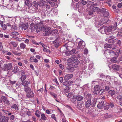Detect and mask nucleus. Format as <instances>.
Wrapping results in <instances>:
<instances>
[{
	"label": "nucleus",
	"instance_id": "nucleus-1",
	"mask_svg": "<svg viewBox=\"0 0 122 122\" xmlns=\"http://www.w3.org/2000/svg\"><path fill=\"white\" fill-rule=\"evenodd\" d=\"M43 22H40L39 25L41 27L40 28L41 31H43V33L46 36H47L51 34V32L52 30L51 28L49 26H43Z\"/></svg>",
	"mask_w": 122,
	"mask_h": 122
},
{
	"label": "nucleus",
	"instance_id": "nucleus-2",
	"mask_svg": "<svg viewBox=\"0 0 122 122\" xmlns=\"http://www.w3.org/2000/svg\"><path fill=\"white\" fill-rule=\"evenodd\" d=\"M76 43H78V45L77 48L78 49H81L83 48L85 45V42L83 41H81V40L79 38L76 39Z\"/></svg>",
	"mask_w": 122,
	"mask_h": 122
},
{
	"label": "nucleus",
	"instance_id": "nucleus-3",
	"mask_svg": "<svg viewBox=\"0 0 122 122\" xmlns=\"http://www.w3.org/2000/svg\"><path fill=\"white\" fill-rule=\"evenodd\" d=\"M86 98L87 100V101L86 102L85 106L86 108H88L90 106H91V94H87L86 96Z\"/></svg>",
	"mask_w": 122,
	"mask_h": 122
},
{
	"label": "nucleus",
	"instance_id": "nucleus-4",
	"mask_svg": "<svg viewBox=\"0 0 122 122\" xmlns=\"http://www.w3.org/2000/svg\"><path fill=\"white\" fill-rule=\"evenodd\" d=\"M68 45L66 44L65 46L66 47V49L68 51H66V54L67 56H70L72 54L74 53L76 51V50L75 49H72V50H70L69 48H71V47L70 46H68Z\"/></svg>",
	"mask_w": 122,
	"mask_h": 122
},
{
	"label": "nucleus",
	"instance_id": "nucleus-5",
	"mask_svg": "<svg viewBox=\"0 0 122 122\" xmlns=\"http://www.w3.org/2000/svg\"><path fill=\"white\" fill-rule=\"evenodd\" d=\"M4 69L5 70H11L12 69L11 63L5 64L4 66Z\"/></svg>",
	"mask_w": 122,
	"mask_h": 122
},
{
	"label": "nucleus",
	"instance_id": "nucleus-6",
	"mask_svg": "<svg viewBox=\"0 0 122 122\" xmlns=\"http://www.w3.org/2000/svg\"><path fill=\"white\" fill-rule=\"evenodd\" d=\"M105 34L107 35H109L110 34V32L111 33V31L112 29L111 26H107L105 27Z\"/></svg>",
	"mask_w": 122,
	"mask_h": 122
},
{
	"label": "nucleus",
	"instance_id": "nucleus-7",
	"mask_svg": "<svg viewBox=\"0 0 122 122\" xmlns=\"http://www.w3.org/2000/svg\"><path fill=\"white\" fill-rule=\"evenodd\" d=\"M99 20L98 24L100 25H102L103 24H105L107 22V20L104 18H99Z\"/></svg>",
	"mask_w": 122,
	"mask_h": 122
},
{
	"label": "nucleus",
	"instance_id": "nucleus-8",
	"mask_svg": "<svg viewBox=\"0 0 122 122\" xmlns=\"http://www.w3.org/2000/svg\"><path fill=\"white\" fill-rule=\"evenodd\" d=\"M29 84V81H24L20 85V88H21L22 86H24V88L28 87Z\"/></svg>",
	"mask_w": 122,
	"mask_h": 122
},
{
	"label": "nucleus",
	"instance_id": "nucleus-9",
	"mask_svg": "<svg viewBox=\"0 0 122 122\" xmlns=\"http://www.w3.org/2000/svg\"><path fill=\"white\" fill-rule=\"evenodd\" d=\"M72 74H68L65 75L64 79L66 81H67L71 78L73 77Z\"/></svg>",
	"mask_w": 122,
	"mask_h": 122
},
{
	"label": "nucleus",
	"instance_id": "nucleus-10",
	"mask_svg": "<svg viewBox=\"0 0 122 122\" xmlns=\"http://www.w3.org/2000/svg\"><path fill=\"white\" fill-rule=\"evenodd\" d=\"M79 63V60L77 59H74L73 62L72 64V65L75 68H77L78 67V65Z\"/></svg>",
	"mask_w": 122,
	"mask_h": 122
},
{
	"label": "nucleus",
	"instance_id": "nucleus-11",
	"mask_svg": "<svg viewBox=\"0 0 122 122\" xmlns=\"http://www.w3.org/2000/svg\"><path fill=\"white\" fill-rule=\"evenodd\" d=\"M8 118L5 116L2 117L0 119V122H8Z\"/></svg>",
	"mask_w": 122,
	"mask_h": 122
},
{
	"label": "nucleus",
	"instance_id": "nucleus-12",
	"mask_svg": "<svg viewBox=\"0 0 122 122\" xmlns=\"http://www.w3.org/2000/svg\"><path fill=\"white\" fill-rule=\"evenodd\" d=\"M12 109H14L15 110H18L19 109V106L18 104H13L10 106Z\"/></svg>",
	"mask_w": 122,
	"mask_h": 122
},
{
	"label": "nucleus",
	"instance_id": "nucleus-13",
	"mask_svg": "<svg viewBox=\"0 0 122 122\" xmlns=\"http://www.w3.org/2000/svg\"><path fill=\"white\" fill-rule=\"evenodd\" d=\"M104 105V103L103 101L100 102L97 105V107L100 109H101L103 107Z\"/></svg>",
	"mask_w": 122,
	"mask_h": 122
},
{
	"label": "nucleus",
	"instance_id": "nucleus-14",
	"mask_svg": "<svg viewBox=\"0 0 122 122\" xmlns=\"http://www.w3.org/2000/svg\"><path fill=\"white\" fill-rule=\"evenodd\" d=\"M120 66L116 64H114L112 65V67L114 70L117 71H118L119 70V67Z\"/></svg>",
	"mask_w": 122,
	"mask_h": 122
},
{
	"label": "nucleus",
	"instance_id": "nucleus-15",
	"mask_svg": "<svg viewBox=\"0 0 122 122\" xmlns=\"http://www.w3.org/2000/svg\"><path fill=\"white\" fill-rule=\"evenodd\" d=\"M46 2L44 0H41V1L38 2V4L39 6L42 7L45 5Z\"/></svg>",
	"mask_w": 122,
	"mask_h": 122
},
{
	"label": "nucleus",
	"instance_id": "nucleus-16",
	"mask_svg": "<svg viewBox=\"0 0 122 122\" xmlns=\"http://www.w3.org/2000/svg\"><path fill=\"white\" fill-rule=\"evenodd\" d=\"M104 55L106 58H109L110 57L109 50H106L104 52Z\"/></svg>",
	"mask_w": 122,
	"mask_h": 122
},
{
	"label": "nucleus",
	"instance_id": "nucleus-17",
	"mask_svg": "<svg viewBox=\"0 0 122 122\" xmlns=\"http://www.w3.org/2000/svg\"><path fill=\"white\" fill-rule=\"evenodd\" d=\"M25 4L28 6L29 7L31 6L32 5V3L29 0H25Z\"/></svg>",
	"mask_w": 122,
	"mask_h": 122
},
{
	"label": "nucleus",
	"instance_id": "nucleus-18",
	"mask_svg": "<svg viewBox=\"0 0 122 122\" xmlns=\"http://www.w3.org/2000/svg\"><path fill=\"white\" fill-rule=\"evenodd\" d=\"M30 61L31 62L37 63L38 62V60L35 58L34 56H32L30 57Z\"/></svg>",
	"mask_w": 122,
	"mask_h": 122
},
{
	"label": "nucleus",
	"instance_id": "nucleus-19",
	"mask_svg": "<svg viewBox=\"0 0 122 122\" xmlns=\"http://www.w3.org/2000/svg\"><path fill=\"white\" fill-rule=\"evenodd\" d=\"M76 99L78 101H81L83 100L84 97L80 95H79L76 97Z\"/></svg>",
	"mask_w": 122,
	"mask_h": 122
},
{
	"label": "nucleus",
	"instance_id": "nucleus-20",
	"mask_svg": "<svg viewBox=\"0 0 122 122\" xmlns=\"http://www.w3.org/2000/svg\"><path fill=\"white\" fill-rule=\"evenodd\" d=\"M98 30L100 32L102 33H105V27H101Z\"/></svg>",
	"mask_w": 122,
	"mask_h": 122
},
{
	"label": "nucleus",
	"instance_id": "nucleus-21",
	"mask_svg": "<svg viewBox=\"0 0 122 122\" xmlns=\"http://www.w3.org/2000/svg\"><path fill=\"white\" fill-rule=\"evenodd\" d=\"M2 101L6 104H8L9 102V101H8L7 98L5 96H2Z\"/></svg>",
	"mask_w": 122,
	"mask_h": 122
},
{
	"label": "nucleus",
	"instance_id": "nucleus-22",
	"mask_svg": "<svg viewBox=\"0 0 122 122\" xmlns=\"http://www.w3.org/2000/svg\"><path fill=\"white\" fill-rule=\"evenodd\" d=\"M117 57H114L112 58L111 60V61L113 63H116L117 61H116V59L117 58L118 56V53H117L116 54Z\"/></svg>",
	"mask_w": 122,
	"mask_h": 122
},
{
	"label": "nucleus",
	"instance_id": "nucleus-23",
	"mask_svg": "<svg viewBox=\"0 0 122 122\" xmlns=\"http://www.w3.org/2000/svg\"><path fill=\"white\" fill-rule=\"evenodd\" d=\"M29 93H27L26 96L28 97H33L34 96V94L33 92L31 91Z\"/></svg>",
	"mask_w": 122,
	"mask_h": 122
},
{
	"label": "nucleus",
	"instance_id": "nucleus-24",
	"mask_svg": "<svg viewBox=\"0 0 122 122\" xmlns=\"http://www.w3.org/2000/svg\"><path fill=\"white\" fill-rule=\"evenodd\" d=\"M24 91L27 93H29L31 91V88L29 87H26L24 88Z\"/></svg>",
	"mask_w": 122,
	"mask_h": 122
},
{
	"label": "nucleus",
	"instance_id": "nucleus-25",
	"mask_svg": "<svg viewBox=\"0 0 122 122\" xmlns=\"http://www.w3.org/2000/svg\"><path fill=\"white\" fill-rule=\"evenodd\" d=\"M83 106V104L82 102H78L77 103V107L78 108H81Z\"/></svg>",
	"mask_w": 122,
	"mask_h": 122
},
{
	"label": "nucleus",
	"instance_id": "nucleus-26",
	"mask_svg": "<svg viewBox=\"0 0 122 122\" xmlns=\"http://www.w3.org/2000/svg\"><path fill=\"white\" fill-rule=\"evenodd\" d=\"M67 69L70 72H73L74 70V67L71 66H69L67 68Z\"/></svg>",
	"mask_w": 122,
	"mask_h": 122
},
{
	"label": "nucleus",
	"instance_id": "nucleus-27",
	"mask_svg": "<svg viewBox=\"0 0 122 122\" xmlns=\"http://www.w3.org/2000/svg\"><path fill=\"white\" fill-rule=\"evenodd\" d=\"M9 45L11 46H12L15 47H16L17 46V44L15 42L11 41Z\"/></svg>",
	"mask_w": 122,
	"mask_h": 122
},
{
	"label": "nucleus",
	"instance_id": "nucleus-28",
	"mask_svg": "<svg viewBox=\"0 0 122 122\" xmlns=\"http://www.w3.org/2000/svg\"><path fill=\"white\" fill-rule=\"evenodd\" d=\"M47 12V10H43L41 12V14L42 17H44L46 16V13Z\"/></svg>",
	"mask_w": 122,
	"mask_h": 122
},
{
	"label": "nucleus",
	"instance_id": "nucleus-29",
	"mask_svg": "<svg viewBox=\"0 0 122 122\" xmlns=\"http://www.w3.org/2000/svg\"><path fill=\"white\" fill-rule=\"evenodd\" d=\"M104 46L105 49L111 48L112 47V45L111 44H106L104 45Z\"/></svg>",
	"mask_w": 122,
	"mask_h": 122
},
{
	"label": "nucleus",
	"instance_id": "nucleus-30",
	"mask_svg": "<svg viewBox=\"0 0 122 122\" xmlns=\"http://www.w3.org/2000/svg\"><path fill=\"white\" fill-rule=\"evenodd\" d=\"M97 100V98H95L92 100V101H93V103L91 104V107H93L95 105L96 102V101Z\"/></svg>",
	"mask_w": 122,
	"mask_h": 122
},
{
	"label": "nucleus",
	"instance_id": "nucleus-31",
	"mask_svg": "<svg viewBox=\"0 0 122 122\" xmlns=\"http://www.w3.org/2000/svg\"><path fill=\"white\" fill-rule=\"evenodd\" d=\"M116 92H115L114 90H110L108 92L109 94L112 96L115 94Z\"/></svg>",
	"mask_w": 122,
	"mask_h": 122
},
{
	"label": "nucleus",
	"instance_id": "nucleus-32",
	"mask_svg": "<svg viewBox=\"0 0 122 122\" xmlns=\"http://www.w3.org/2000/svg\"><path fill=\"white\" fill-rule=\"evenodd\" d=\"M12 52L15 55L17 56H20L21 53H18V51H12Z\"/></svg>",
	"mask_w": 122,
	"mask_h": 122
},
{
	"label": "nucleus",
	"instance_id": "nucleus-33",
	"mask_svg": "<svg viewBox=\"0 0 122 122\" xmlns=\"http://www.w3.org/2000/svg\"><path fill=\"white\" fill-rule=\"evenodd\" d=\"M35 7L36 9H37L38 8V2L37 3L36 1H34L33 2L32 4V5Z\"/></svg>",
	"mask_w": 122,
	"mask_h": 122
},
{
	"label": "nucleus",
	"instance_id": "nucleus-34",
	"mask_svg": "<svg viewBox=\"0 0 122 122\" xmlns=\"http://www.w3.org/2000/svg\"><path fill=\"white\" fill-rule=\"evenodd\" d=\"M110 55V57L111 56H113L114 55H116L115 52L112 50L109 51Z\"/></svg>",
	"mask_w": 122,
	"mask_h": 122
},
{
	"label": "nucleus",
	"instance_id": "nucleus-35",
	"mask_svg": "<svg viewBox=\"0 0 122 122\" xmlns=\"http://www.w3.org/2000/svg\"><path fill=\"white\" fill-rule=\"evenodd\" d=\"M100 89V86L97 85L95 86L94 87V90L95 91H98Z\"/></svg>",
	"mask_w": 122,
	"mask_h": 122
},
{
	"label": "nucleus",
	"instance_id": "nucleus-36",
	"mask_svg": "<svg viewBox=\"0 0 122 122\" xmlns=\"http://www.w3.org/2000/svg\"><path fill=\"white\" fill-rule=\"evenodd\" d=\"M20 46L21 49H24L25 48L26 45L24 43H21L20 44Z\"/></svg>",
	"mask_w": 122,
	"mask_h": 122
},
{
	"label": "nucleus",
	"instance_id": "nucleus-37",
	"mask_svg": "<svg viewBox=\"0 0 122 122\" xmlns=\"http://www.w3.org/2000/svg\"><path fill=\"white\" fill-rule=\"evenodd\" d=\"M41 119L44 120H45L47 118L44 113L41 114Z\"/></svg>",
	"mask_w": 122,
	"mask_h": 122
},
{
	"label": "nucleus",
	"instance_id": "nucleus-38",
	"mask_svg": "<svg viewBox=\"0 0 122 122\" xmlns=\"http://www.w3.org/2000/svg\"><path fill=\"white\" fill-rule=\"evenodd\" d=\"M54 46L56 48H57L59 46V43L56 41H54L53 42Z\"/></svg>",
	"mask_w": 122,
	"mask_h": 122
},
{
	"label": "nucleus",
	"instance_id": "nucleus-39",
	"mask_svg": "<svg viewBox=\"0 0 122 122\" xmlns=\"http://www.w3.org/2000/svg\"><path fill=\"white\" fill-rule=\"evenodd\" d=\"M19 33L16 32H13L11 33L10 35L11 36H16L19 35Z\"/></svg>",
	"mask_w": 122,
	"mask_h": 122
},
{
	"label": "nucleus",
	"instance_id": "nucleus-40",
	"mask_svg": "<svg viewBox=\"0 0 122 122\" xmlns=\"http://www.w3.org/2000/svg\"><path fill=\"white\" fill-rule=\"evenodd\" d=\"M28 27V24H26L23 25L22 26V28L24 29V30L27 29Z\"/></svg>",
	"mask_w": 122,
	"mask_h": 122
},
{
	"label": "nucleus",
	"instance_id": "nucleus-41",
	"mask_svg": "<svg viewBox=\"0 0 122 122\" xmlns=\"http://www.w3.org/2000/svg\"><path fill=\"white\" fill-rule=\"evenodd\" d=\"M103 14L104 16L107 17L109 15V14L108 12L106 10V11L103 12Z\"/></svg>",
	"mask_w": 122,
	"mask_h": 122
},
{
	"label": "nucleus",
	"instance_id": "nucleus-42",
	"mask_svg": "<svg viewBox=\"0 0 122 122\" xmlns=\"http://www.w3.org/2000/svg\"><path fill=\"white\" fill-rule=\"evenodd\" d=\"M18 71V67L16 66L14 68L13 71L14 73H15Z\"/></svg>",
	"mask_w": 122,
	"mask_h": 122
},
{
	"label": "nucleus",
	"instance_id": "nucleus-43",
	"mask_svg": "<svg viewBox=\"0 0 122 122\" xmlns=\"http://www.w3.org/2000/svg\"><path fill=\"white\" fill-rule=\"evenodd\" d=\"M44 48L43 49V50L44 51L49 52H50V51L49 50L46 48V46H44Z\"/></svg>",
	"mask_w": 122,
	"mask_h": 122
},
{
	"label": "nucleus",
	"instance_id": "nucleus-44",
	"mask_svg": "<svg viewBox=\"0 0 122 122\" xmlns=\"http://www.w3.org/2000/svg\"><path fill=\"white\" fill-rule=\"evenodd\" d=\"M74 59H72V58H70L68 59L67 60V62L68 63H70L74 61Z\"/></svg>",
	"mask_w": 122,
	"mask_h": 122
},
{
	"label": "nucleus",
	"instance_id": "nucleus-45",
	"mask_svg": "<svg viewBox=\"0 0 122 122\" xmlns=\"http://www.w3.org/2000/svg\"><path fill=\"white\" fill-rule=\"evenodd\" d=\"M26 77L25 75L22 76L21 77L20 79L22 81V82L26 78Z\"/></svg>",
	"mask_w": 122,
	"mask_h": 122
},
{
	"label": "nucleus",
	"instance_id": "nucleus-46",
	"mask_svg": "<svg viewBox=\"0 0 122 122\" xmlns=\"http://www.w3.org/2000/svg\"><path fill=\"white\" fill-rule=\"evenodd\" d=\"M117 23L116 22L114 24V25L113 27V29L114 30H115L117 27Z\"/></svg>",
	"mask_w": 122,
	"mask_h": 122
},
{
	"label": "nucleus",
	"instance_id": "nucleus-47",
	"mask_svg": "<svg viewBox=\"0 0 122 122\" xmlns=\"http://www.w3.org/2000/svg\"><path fill=\"white\" fill-rule=\"evenodd\" d=\"M109 105L108 104L104 107V109L106 110H107L109 109Z\"/></svg>",
	"mask_w": 122,
	"mask_h": 122
},
{
	"label": "nucleus",
	"instance_id": "nucleus-48",
	"mask_svg": "<svg viewBox=\"0 0 122 122\" xmlns=\"http://www.w3.org/2000/svg\"><path fill=\"white\" fill-rule=\"evenodd\" d=\"M34 23H31L30 25V29L31 30H34Z\"/></svg>",
	"mask_w": 122,
	"mask_h": 122
},
{
	"label": "nucleus",
	"instance_id": "nucleus-49",
	"mask_svg": "<svg viewBox=\"0 0 122 122\" xmlns=\"http://www.w3.org/2000/svg\"><path fill=\"white\" fill-rule=\"evenodd\" d=\"M1 26L3 27V29L4 30H5L7 29V26L5 24H3V25H1Z\"/></svg>",
	"mask_w": 122,
	"mask_h": 122
},
{
	"label": "nucleus",
	"instance_id": "nucleus-50",
	"mask_svg": "<svg viewBox=\"0 0 122 122\" xmlns=\"http://www.w3.org/2000/svg\"><path fill=\"white\" fill-rule=\"evenodd\" d=\"M92 8V10L93 12H94L95 10H99V8L96 7H94Z\"/></svg>",
	"mask_w": 122,
	"mask_h": 122
},
{
	"label": "nucleus",
	"instance_id": "nucleus-51",
	"mask_svg": "<svg viewBox=\"0 0 122 122\" xmlns=\"http://www.w3.org/2000/svg\"><path fill=\"white\" fill-rule=\"evenodd\" d=\"M45 5L46 8H47L48 9H49L50 8V6L48 5V4L47 2H46Z\"/></svg>",
	"mask_w": 122,
	"mask_h": 122
},
{
	"label": "nucleus",
	"instance_id": "nucleus-52",
	"mask_svg": "<svg viewBox=\"0 0 122 122\" xmlns=\"http://www.w3.org/2000/svg\"><path fill=\"white\" fill-rule=\"evenodd\" d=\"M99 11L102 14L106 10L104 8H102L99 9Z\"/></svg>",
	"mask_w": 122,
	"mask_h": 122
},
{
	"label": "nucleus",
	"instance_id": "nucleus-53",
	"mask_svg": "<svg viewBox=\"0 0 122 122\" xmlns=\"http://www.w3.org/2000/svg\"><path fill=\"white\" fill-rule=\"evenodd\" d=\"M75 99H76V97H74L73 96L70 99L72 102H74L76 101V100Z\"/></svg>",
	"mask_w": 122,
	"mask_h": 122
},
{
	"label": "nucleus",
	"instance_id": "nucleus-54",
	"mask_svg": "<svg viewBox=\"0 0 122 122\" xmlns=\"http://www.w3.org/2000/svg\"><path fill=\"white\" fill-rule=\"evenodd\" d=\"M21 74L25 75V74L26 73L27 71L25 70H22L21 71Z\"/></svg>",
	"mask_w": 122,
	"mask_h": 122
},
{
	"label": "nucleus",
	"instance_id": "nucleus-55",
	"mask_svg": "<svg viewBox=\"0 0 122 122\" xmlns=\"http://www.w3.org/2000/svg\"><path fill=\"white\" fill-rule=\"evenodd\" d=\"M73 96V95H72V94L71 93H68L67 96L69 98H71V97H72Z\"/></svg>",
	"mask_w": 122,
	"mask_h": 122
},
{
	"label": "nucleus",
	"instance_id": "nucleus-56",
	"mask_svg": "<svg viewBox=\"0 0 122 122\" xmlns=\"http://www.w3.org/2000/svg\"><path fill=\"white\" fill-rule=\"evenodd\" d=\"M117 98L119 100L122 99V96L118 95L117 96Z\"/></svg>",
	"mask_w": 122,
	"mask_h": 122
},
{
	"label": "nucleus",
	"instance_id": "nucleus-57",
	"mask_svg": "<svg viewBox=\"0 0 122 122\" xmlns=\"http://www.w3.org/2000/svg\"><path fill=\"white\" fill-rule=\"evenodd\" d=\"M117 7L119 8H120L121 7H122V2L118 4L117 5Z\"/></svg>",
	"mask_w": 122,
	"mask_h": 122
},
{
	"label": "nucleus",
	"instance_id": "nucleus-58",
	"mask_svg": "<svg viewBox=\"0 0 122 122\" xmlns=\"http://www.w3.org/2000/svg\"><path fill=\"white\" fill-rule=\"evenodd\" d=\"M117 51H118V52H119L120 54L122 53V50L120 48H119L118 49Z\"/></svg>",
	"mask_w": 122,
	"mask_h": 122
},
{
	"label": "nucleus",
	"instance_id": "nucleus-59",
	"mask_svg": "<svg viewBox=\"0 0 122 122\" xmlns=\"http://www.w3.org/2000/svg\"><path fill=\"white\" fill-rule=\"evenodd\" d=\"M51 31L52 32L54 33H57V32L58 31V30L57 29H55L54 30H52Z\"/></svg>",
	"mask_w": 122,
	"mask_h": 122
},
{
	"label": "nucleus",
	"instance_id": "nucleus-60",
	"mask_svg": "<svg viewBox=\"0 0 122 122\" xmlns=\"http://www.w3.org/2000/svg\"><path fill=\"white\" fill-rule=\"evenodd\" d=\"M98 4L97 3L95 4L91 5L90 8L91 9L92 8L97 6Z\"/></svg>",
	"mask_w": 122,
	"mask_h": 122
},
{
	"label": "nucleus",
	"instance_id": "nucleus-61",
	"mask_svg": "<svg viewBox=\"0 0 122 122\" xmlns=\"http://www.w3.org/2000/svg\"><path fill=\"white\" fill-rule=\"evenodd\" d=\"M81 2L83 5H85L87 4L86 1H85L84 0H82Z\"/></svg>",
	"mask_w": 122,
	"mask_h": 122
},
{
	"label": "nucleus",
	"instance_id": "nucleus-62",
	"mask_svg": "<svg viewBox=\"0 0 122 122\" xmlns=\"http://www.w3.org/2000/svg\"><path fill=\"white\" fill-rule=\"evenodd\" d=\"M59 66L60 68L62 69H63L64 68V66L61 64H60L59 65Z\"/></svg>",
	"mask_w": 122,
	"mask_h": 122
},
{
	"label": "nucleus",
	"instance_id": "nucleus-63",
	"mask_svg": "<svg viewBox=\"0 0 122 122\" xmlns=\"http://www.w3.org/2000/svg\"><path fill=\"white\" fill-rule=\"evenodd\" d=\"M109 104V107L110 106L111 108H112L114 106V104L112 103H111L110 104Z\"/></svg>",
	"mask_w": 122,
	"mask_h": 122
},
{
	"label": "nucleus",
	"instance_id": "nucleus-64",
	"mask_svg": "<svg viewBox=\"0 0 122 122\" xmlns=\"http://www.w3.org/2000/svg\"><path fill=\"white\" fill-rule=\"evenodd\" d=\"M15 116L14 115H12L11 116L10 119L11 120H13L14 119Z\"/></svg>",
	"mask_w": 122,
	"mask_h": 122
}]
</instances>
